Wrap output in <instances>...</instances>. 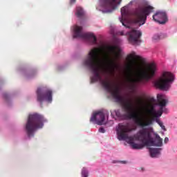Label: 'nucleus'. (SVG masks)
I'll return each mask as SVG.
<instances>
[{
    "mask_svg": "<svg viewBox=\"0 0 177 177\" xmlns=\"http://www.w3.org/2000/svg\"><path fill=\"white\" fill-rule=\"evenodd\" d=\"M108 52V65L100 64V55L103 53L102 48H94L90 50L87 58L84 61V66L91 70L93 76L91 78V82L100 81L102 86L111 93L113 99L121 104L126 111H167L168 100L164 99V95H157L158 102L154 97H149L146 100L138 98L136 102L131 100L124 99L120 95V88L119 86H113L109 75H114L115 70L120 68L118 60L121 58V48L117 45H111L106 47Z\"/></svg>",
    "mask_w": 177,
    "mask_h": 177,
    "instance_id": "obj_1",
    "label": "nucleus"
},
{
    "mask_svg": "<svg viewBox=\"0 0 177 177\" xmlns=\"http://www.w3.org/2000/svg\"><path fill=\"white\" fill-rule=\"evenodd\" d=\"M115 120H132L138 127L145 128L151 125L153 121H156L163 131H167L165 126L162 122H158V118L162 115V112L154 111H128L126 113H121L120 111H112L111 113Z\"/></svg>",
    "mask_w": 177,
    "mask_h": 177,
    "instance_id": "obj_2",
    "label": "nucleus"
},
{
    "mask_svg": "<svg viewBox=\"0 0 177 177\" xmlns=\"http://www.w3.org/2000/svg\"><path fill=\"white\" fill-rule=\"evenodd\" d=\"M127 60L129 62L128 68L133 73V77H130L128 80L130 84L133 85L135 84H145L154 77L157 71L156 64L151 63L144 68L136 70L138 68L137 60H140V57L137 55L135 52H132L127 55Z\"/></svg>",
    "mask_w": 177,
    "mask_h": 177,
    "instance_id": "obj_3",
    "label": "nucleus"
},
{
    "mask_svg": "<svg viewBox=\"0 0 177 177\" xmlns=\"http://www.w3.org/2000/svg\"><path fill=\"white\" fill-rule=\"evenodd\" d=\"M116 131L118 140H126V139H128L130 146L134 150H142L146 146L145 142L140 140V131L133 136H128L129 132L133 131V129L131 128L129 124L120 123Z\"/></svg>",
    "mask_w": 177,
    "mask_h": 177,
    "instance_id": "obj_4",
    "label": "nucleus"
},
{
    "mask_svg": "<svg viewBox=\"0 0 177 177\" xmlns=\"http://www.w3.org/2000/svg\"><path fill=\"white\" fill-rule=\"evenodd\" d=\"M45 118L41 115L35 113L29 115L26 124V130L29 138L34 136V131L44 127Z\"/></svg>",
    "mask_w": 177,
    "mask_h": 177,
    "instance_id": "obj_5",
    "label": "nucleus"
},
{
    "mask_svg": "<svg viewBox=\"0 0 177 177\" xmlns=\"http://www.w3.org/2000/svg\"><path fill=\"white\" fill-rule=\"evenodd\" d=\"M153 12H154V7L151 6L138 7L136 8L132 12L133 23L139 24V26H143V24L146 23V20H147L149 15H150V13H153Z\"/></svg>",
    "mask_w": 177,
    "mask_h": 177,
    "instance_id": "obj_6",
    "label": "nucleus"
},
{
    "mask_svg": "<svg viewBox=\"0 0 177 177\" xmlns=\"http://www.w3.org/2000/svg\"><path fill=\"white\" fill-rule=\"evenodd\" d=\"M140 140L145 143V146H156V147H161L162 146V138L155 134V139L151 138V131L149 129L143 128L140 130Z\"/></svg>",
    "mask_w": 177,
    "mask_h": 177,
    "instance_id": "obj_7",
    "label": "nucleus"
},
{
    "mask_svg": "<svg viewBox=\"0 0 177 177\" xmlns=\"http://www.w3.org/2000/svg\"><path fill=\"white\" fill-rule=\"evenodd\" d=\"M174 75L169 72H164L160 77L155 81V86L161 91H168L171 84L174 82Z\"/></svg>",
    "mask_w": 177,
    "mask_h": 177,
    "instance_id": "obj_8",
    "label": "nucleus"
},
{
    "mask_svg": "<svg viewBox=\"0 0 177 177\" xmlns=\"http://www.w3.org/2000/svg\"><path fill=\"white\" fill-rule=\"evenodd\" d=\"M121 2L122 0H100L97 9L102 13H112Z\"/></svg>",
    "mask_w": 177,
    "mask_h": 177,
    "instance_id": "obj_9",
    "label": "nucleus"
},
{
    "mask_svg": "<svg viewBox=\"0 0 177 177\" xmlns=\"http://www.w3.org/2000/svg\"><path fill=\"white\" fill-rule=\"evenodd\" d=\"M37 102H39L41 104L44 102H48V103H52L53 91L49 88L42 89L38 88L37 90Z\"/></svg>",
    "mask_w": 177,
    "mask_h": 177,
    "instance_id": "obj_10",
    "label": "nucleus"
},
{
    "mask_svg": "<svg viewBox=\"0 0 177 177\" xmlns=\"http://www.w3.org/2000/svg\"><path fill=\"white\" fill-rule=\"evenodd\" d=\"M73 38H84L91 41L93 44H95L97 41L96 36L93 33H84L82 32V27L77 25L73 28Z\"/></svg>",
    "mask_w": 177,
    "mask_h": 177,
    "instance_id": "obj_11",
    "label": "nucleus"
},
{
    "mask_svg": "<svg viewBox=\"0 0 177 177\" xmlns=\"http://www.w3.org/2000/svg\"><path fill=\"white\" fill-rule=\"evenodd\" d=\"M108 117L109 113H107V112H94L90 118V122H94V124H97V125H106L107 123L106 118Z\"/></svg>",
    "mask_w": 177,
    "mask_h": 177,
    "instance_id": "obj_12",
    "label": "nucleus"
},
{
    "mask_svg": "<svg viewBox=\"0 0 177 177\" xmlns=\"http://www.w3.org/2000/svg\"><path fill=\"white\" fill-rule=\"evenodd\" d=\"M129 36L128 39L130 44H133V45L138 44V42H140V37H142V32L135 29L131 30L130 32H127Z\"/></svg>",
    "mask_w": 177,
    "mask_h": 177,
    "instance_id": "obj_13",
    "label": "nucleus"
},
{
    "mask_svg": "<svg viewBox=\"0 0 177 177\" xmlns=\"http://www.w3.org/2000/svg\"><path fill=\"white\" fill-rule=\"evenodd\" d=\"M153 20L159 24H165L168 21V17L165 12L158 11L153 15Z\"/></svg>",
    "mask_w": 177,
    "mask_h": 177,
    "instance_id": "obj_14",
    "label": "nucleus"
},
{
    "mask_svg": "<svg viewBox=\"0 0 177 177\" xmlns=\"http://www.w3.org/2000/svg\"><path fill=\"white\" fill-rule=\"evenodd\" d=\"M160 150H161L160 148H149L151 157H152V158L156 157L157 154H160Z\"/></svg>",
    "mask_w": 177,
    "mask_h": 177,
    "instance_id": "obj_15",
    "label": "nucleus"
},
{
    "mask_svg": "<svg viewBox=\"0 0 177 177\" xmlns=\"http://www.w3.org/2000/svg\"><path fill=\"white\" fill-rule=\"evenodd\" d=\"M122 17H125V16H129V9L128 6H124L121 8Z\"/></svg>",
    "mask_w": 177,
    "mask_h": 177,
    "instance_id": "obj_16",
    "label": "nucleus"
},
{
    "mask_svg": "<svg viewBox=\"0 0 177 177\" xmlns=\"http://www.w3.org/2000/svg\"><path fill=\"white\" fill-rule=\"evenodd\" d=\"M75 15H77V17H82L84 16V10L81 7L76 8V12Z\"/></svg>",
    "mask_w": 177,
    "mask_h": 177,
    "instance_id": "obj_17",
    "label": "nucleus"
},
{
    "mask_svg": "<svg viewBox=\"0 0 177 177\" xmlns=\"http://www.w3.org/2000/svg\"><path fill=\"white\" fill-rule=\"evenodd\" d=\"M82 176L88 177V170H86L85 167H84L82 170Z\"/></svg>",
    "mask_w": 177,
    "mask_h": 177,
    "instance_id": "obj_18",
    "label": "nucleus"
},
{
    "mask_svg": "<svg viewBox=\"0 0 177 177\" xmlns=\"http://www.w3.org/2000/svg\"><path fill=\"white\" fill-rule=\"evenodd\" d=\"M160 39H161V36H160V35H153V41H160Z\"/></svg>",
    "mask_w": 177,
    "mask_h": 177,
    "instance_id": "obj_19",
    "label": "nucleus"
},
{
    "mask_svg": "<svg viewBox=\"0 0 177 177\" xmlns=\"http://www.w3.org/2000/svg\"><path fill=\"white\" fill-rule=\"evenodd\" d=\"M99 132H100L101 133H104V132H106V131L104 130V128L101 127L99 129Z\"/></svg>",
    "mask_w": 177,
    "mask_h": 177,
    "instance_id": "obj_20",
    "label": "nucleus"
},
{
    "mask_svg": "<svg viewBox=\"0 0 177 177\" xmlns=\"http://www.w3.org/2000/svg\"><path fill=\"white\" fill-rule=\"evenodd\" d=\"M3 97L6 99H9V95L7 93L3 94Z\"/></svg>",
    "mask_w": 177,
    "mask_h": 177,
    "instance_id": "obj_21",
    "label": "nucleus"
},
{
    "mask_svg": "<svg viewBox=\"0 0 177 177\" xmlns=\"http://www.w3.org/2000/svg\"><path fill=\"white\" fill-rule=\"evenodd\" d=\"M168 142H169V138H168L166 137V138H165L164 142H165V143H168Z\"/></svg>",
    "mask_w": 177,
    "mask_h": 177,
    "instance_id": "obj_22",
    "label": "nucleus"
},
{
    "mask_svg": "<svg viewBox=\"0 0 177 177\" xmlns=\"http://www.w3.org/2000/svg\"><path fill=\"white\" fill-rule=\"evenodd\" d=\"M120 21H121L122 26H124V27H127V25H125V24H124L123 19L120 20Z\"/></svg>",
    "mask_w": 177,
    "mask_h": 177,
    "instance_id": "obj_23",
    "label": "nucleus"
},
{
    "mask_svg": "<svg viewBox=\"0 0 177 177\" xmlns=\"http://www.w3.org/2000/svg\"><path fill=\"white\" fill-rule=\"evenodd\" d=\"M75 0H71V3H75Z\"/></svg>",
    "mask_w": 177,
    "mask_h": 177,
    "instance_id": "obj_24",
    "label": "nucleus"
},
{
    "mask_svg": "<svg viewBox=\"0 0 177 177\" xmlns=\"http://www.w3.org/2000/svg\"><path fill=\"white\" fill-rule=\"evenodd\" d=\"M120 35H124V32H121Z\"/></svg>",
    "mask_w": 177,
    "mask_h": 177,
    "instance_id": "obj_25",
    "label": "nucleus"
},
{
    "mask_svg": "<svg viewBox=\"0 0 177 177\" xmlns=\"http://www.w3.org/2000/svg\"><path fill=\"white\" fill-rule=\"evenodd\" d=\"M121 162H122V164H125L126 162L125 161H122Z\"/></svg>",
    "mask_w": 177,
    "mask_h": 177,
    "instance_id": "obj_26",
    "label": "nucleus"
}]
</instances>
